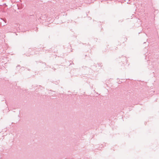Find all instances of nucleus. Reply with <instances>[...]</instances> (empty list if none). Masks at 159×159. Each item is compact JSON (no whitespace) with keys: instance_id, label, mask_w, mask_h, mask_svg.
<instances>
[{"instance_id":"nucleus-1","label":"nucleus","mask_w":159,"mask_h":159,"mask_svg":"<svg viewBox=\"0 0 159 159\" xmlns=\"http://www.w3.org/2000/svg\"><path fill=\"white\" fill-rule=\"evenodd\" d=\"M1 20H2L3 21H4L5 23H6V20H4L2 19Z\"/></svg>"},{"instance_id":"nucleus-2","label":"nucleus","mask_w":159,"mask_h":159,"mask_svg":"<svg viewBox=\"0 0 159 159\" xmlns=\"http://www.w3.org/2000/svg\"><path fill=\"white\" fill-rule=\"evenodd\" d=\"M20 66V65H18L16 67L17 68L18 66Z\"/></svg>"}]
</instances>
